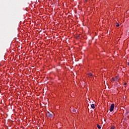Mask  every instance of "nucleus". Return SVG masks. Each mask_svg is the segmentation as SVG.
<instances>
[{"label":"nucleus","instance_id":"obj_8","mask_svg":"<svg viewBox=\"0 0 129 129\" xmlns=\"http://www.w3.org/2000/svg\"><path fill=\"white\" fill-rule=\"evenodd\" d=\"M124 85H126V83H124Z\"/></svg>","mask_w":129,"mask_h":129},{"label":"nucleus","instance_id":"obj_2","mask_svg":"<svg viewBox=\"0 0 129 129\" xmlns=\"http://www.w3.org/2000/svg\"><path fill=\"white\" fill-rule=\"evenodd\" d=\"M46 116L47 117H53V114H51V113H50V112H48L46 113Z\"/></svg>","mask_w":129,"mask_h":129},{"label":"nucleus","instance_id":"obj_6","mask_svg":"<svg viewBox=\"0 0 129 129\" xmlns=\"http://www.w3.org/2000/svg\"><path fill=\"white\" fill-rule=\"evenodd\" d=\"M73 112H76V110L73 109Z\"/></svg>","mask_w":129,"mask_h":129},{"label":"nucleus","instance_id":"obj_4","mask_svg":"<svg viewBox=\"0 0 129 129\" xmlns=\"http://www.w3.org/2000/svg\"><path fill=\"white\" fill-rule=\"evenodd\" d=\"M91 108H93V109L95 108V105L93 104L91 105Z\"/></svg>","mask_w":129,"mask_h":129},{"label":"nucleus","instance_id":"obj_7","mask_svg":"<svg viewBox=\"0 0 129 129\" xmlns=\"http://www.w3.org/2000/svg\"><path fill=\"white\" fill-rule=\"evenodd\" d=\"M116 27H119V24H117V25H116Z\"/></svg>","mask_w":129,"mask_h":129},{"label":"nucleus","instance_id":"obj_1","mask_svg":"<svg viewBox=\"0 0 129 129\" xmlns=\"http://www.w3.org/2000/svg\"><path fill=\"white\" fill-rule=\"evenodd\" d=\"M113 109H114V104H111L110 105L109 111H110V112H112V111H113Z\"/></svg>","mask_w":129,"mask_h":129},{"label":"nucleus","instance_id":"obj_10","mask_svg":"<svg viewBox=\"0 0 129 129\" xmlns=\"http://www.w3.org/2000/svg\"><path fill=\"white\" fill-rule=\"evenodd\" d=\"M128 65H129V62L128 63Z\"/></svg>","mask_w":129,"mask_h":129},{"label":"nucleus","instance_id":"obj_5","mask_svg":"<svg viewBox=\"0 0 129 129\" xmlns=\"http://www.w3.org/2000/svg\"><path fill=\"white\" fill-rule=\"evenodd\" d=\"M97 127L98 128H99V129L101 128V126H100V125H99V124H97Z\"/></svg>","mask_w":129,"mask_h":129},{"label":"nucleus","instance_id":"obj_3","mask_svg":"<svg viewBox=\"0 0 129 129\" xmlns=\"http://www.w3.org/2000/svg\"><path fill=\"white\" fill-rule=\"evenodd\" d=\"M88 76L89 77H93V75L92 74H91V73H89V74H88Z\"/></svg>","mask_w":129,"mask_h":129},{"label":"nucleus","instance_id":"obj_9","mask_svg":"<svg viewBox=\"0 0 129 129\" xmlns=\"http://www.w3.org/2000/svg\"><path fill=\"white\" fill-rule=\"evenodd\" d=\"M116 79H117V77H116Z\"/></svg>","mask_w":129,"mask_h":129}]
</instances>
